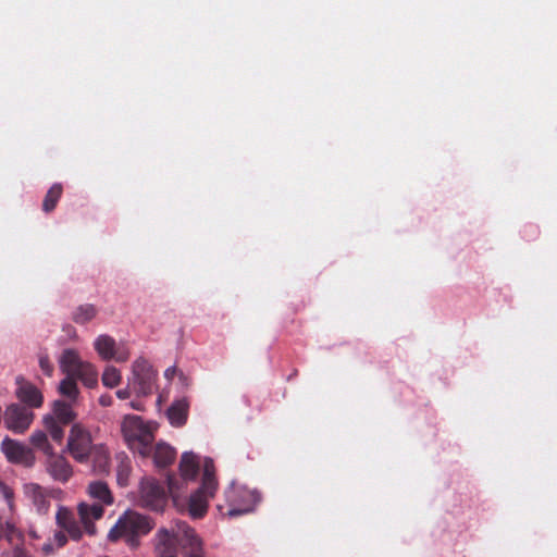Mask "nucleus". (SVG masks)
Wrapping results in <instances>:
<instances>
[{"label":"nucleus","mask_w":557,"mask_h":557,"mask_svg":"<svg viewBox=\"0 0 557 557\" xmlns=\"http://www.w3.org/2000/svg\"><path fill=\"white\" fill-rule=\"evenodd\" d=\"M189 404L186 398L177 399L166 410V416L173 426H182L188 417Z\"/></svg>","instance_id":"f3484780"},{"label":"nucleus","mask_w":557,"mask_h":557,"mask_svg":"<svg viewBox=\"0 0 557 557\" xmlns=\"http://www.w3.org/2000/svg\"><path fill=\"white\" fill-rule=\"evenodd\" d=\"M15 383L17 385L15 396L25 407L33 409L42 406V393L33 383L26 381L22 375L16 376Z\"/></svg>","instance_id":"9d476101"},{"label":"nucleus","mask_w":557,"mask_h":557,"mask_svg":"<svg viewBox=\"0 0 557 557\" xmlns=\"http://www.w3.org/2000/svg\"><path fill=\"white\" fill-rule=\"evenodd\" d=\"M168 487L169 493L173 498L178 496V492L181 490V483L174 475H168Z\"/></svg>","instance_id":"72a5a7b5"},{"label":"nucleus","mask_w":557,"mask_h":557,"mask_svg":"<svg viewBox=\"0 0 557 557\" xmlns=\"http://www.w3.org/2000/svg\"><path fill=\"white\" fill-rule=\"evenodd\" d=\"M156 557H177L176 546L172 542V533L166 528H160L153 539Z\"/></svg>","instance_id":"4468645a"},{"label":"nucleus","mask_w":557,"mask_h":557,"mask_svg":"<svg viewBox=\"0 0 557 557\" xmlns=\"http://www.w3.org/2000/svg\"><path fill=\"white\" fill-rule=\"evenodd\" d=\"M24 492L29 497L36 507L37 511L41 515L48 512L50 507V500L47 496L46 491L36 483H28L24 487Z\"/></svg>","instance_id":"dca6fc26"},{"label":"nucleus","mask_w":557,"mask_h":557,"mask_svg":"<svg viewBox=\"0 0 557 557\" xmlns=\"http://www.w3.org/2000/svg\"><path fill=\"white\" fill-rule=\"evenodd\" d=\"M1 450L10 462L32 466L34 456L26 445L10 437H5L1 443Z\"/></svg>","instance_id":"9b49d317"},{"label":"nucleus","mask_w":557,"mask_h":557,"mask_svg":"<svg viewBox=\"0 0 557 557\" xmlns=\"http://www.w3.org/2000/svg\"><path fill=\"white\" fill-rule=\"evenodd\" d=\"M131 472L132 467L129 460L127 458L121 459L116 469V478L120 485H127Z\"/></svg>","instance_id":"c756f323"},{"label":"nucleus","mask_w":557,"mask_h":557,"mask_svg":"<svg viewBox=\"0 0 557 557\" xmlns=\"http://www.w3.org/2000/svg\"><path fill=\"white\" fill-rule=\"evenodd\" d=\"M88 492L92 498L100 500L104 505H111L113 503V496L109 486L102 481L91 482L88 486Z\"/></svg>","instance_id":"5701e85b"},{"label":"nucleus","mask_w":557,"mask_h":557,"mask_svg":"<svg viewBox=\"0 0 557 557\" xmlns=\"http://www.w3.org/2000/svg\"><path fill=\"white\" fill-rule=\"evenodd\" d=\"M199 466L197 455L191 451L184 453L180 461V471L183 481H194L198 474Z\"/></svg>","instance_id":"a211bd4d"},{"label":"nucleus","mask_w":557,"mask_h":557,"mask_svg":"<svg viewBox=\"0 0 557 557\" xmlns=\"http://www.w3.org/2000/svg\"><path fill=\"white\" fill-rule=\"evenodd\" d=\"M59 393L70 400L75 401L79 395L76 380L73 375H66L59 384Z\"/></svg>","instance_id":"393cba45"},{"label":"nucleus","mask_w":557,"mask_h":557,"mask_svg":"<svg viewBox=\"0 0 557 557\" xmlns=\"http://www.w3.org/2000/svg\"><path fill=\"white\" fill-rule=\"evenodd\" d=\"M248 497H249V499H251L253 505L249 506L248 505V499L246 498V508H245L246 513L249 512V511H252L255 509V506L258 505L261 502V495H260V493L257 490L250 491L248 493Z\"/></svg>","instance_id":"c9c22d12"},{"label":"nucleus","mask_w":557,"mask_h":557,"mask_svg":"<svg viewBox=\"0 0 557 557\" xmlns=\"http://www.w3.org/2000/svg\"><path fill=\"white\" fill-rule=\"evenodd\" d=\"M175 456V449L165 443H158L154 447L153 461L159 468H165L171 465Z\"/></svg>","instance_id":"412c9836"},{"label":"nucleus","mask_w":557,"mask_h":557,"mask_svg":"<svg viewBox=\"0 0 557 557\" xmlns=\"http://www.w3.org/2000/svg\"><path fill=\"white\" fill-rule=\"evenodd\" d=\"M0 496L7 502L10 510H13V508H14V492L9 485H7L1 480H0Z\"/></svg>","instance_id":"473e14b6"},{"label":"nucleus","mask_w":557,"mask_h":557,"mask_svg":"<svg viewBox=\"0 0 557 557\" xmlns=\"http://www.w3.org/2000/svg\"><path fill=\"white\" fill-rule=\"evenodd\" d=\"M95 349L103 360L114 359L117 362L128 360L131 352L124 345L116 347L115 339L107 334L99 335L95 341Z\"/></svg>","instance_id":"1a4fd4ad"},{"label":"nucleus","mask_w":557,"mask_h":557,"mask_svg":"<svg viewBox=\"0 0 557 557\" xmlns=\"http://www.w3.org/2000/svg\"><path fill=\"white\" fill-rule=\"evenodd\" d=\"M99 404L103 407H108V406H111L112 404V397L110 395H102L100 398H99Z\"/></svg>","instance_id":"ea45409f"},{"label":"nucleus","mask_w":557,"mask_h":557,"mask_svg":"<svg viewBox=\"0 0 557 557\" xmlns=\"http://www.w3.org/2000/svg\"><path fill=\"white\" fill-rule=\"evenodd\" d=\"M121 429L129 449L143 457L150 455L156 430L152 423L145 422L138 416H126L123 419Z\"/></svg>","instance_id":"7ed1b4c3"},{"label":"nucleus","mask_w":557,"mask_h":557,"mask_svg":"<svg viewBox=\"0 0 557 557\" xmlns=\"http://www.w3.org/2000/svg\"><path fill=\"white\" fill-rule=\"evenodd\" d=\"M97 314V309L92 305H82L76 308L73 313V321L78 324H84L92 320Z\"/></svg>","instance_id":"bb28decb"},{"label":"nucleus","mask_w":557,"mask_h":557,"mask_svg":"<svg viewBox=\"0 0 557 557\" xmlns=\"http://www.w3.org/2000/svg\"><path fill=\"white\" fill-rule=\"evenodd\" d=\"M54 541L57 542L58 547H62L66 544L67 539L63 532H57L54 534Z\"/></svg>","instance_id":"4c0bfd02"},{"label":"nucleus","mask_w":557,"mask_h":557,"mask_svg":"<svg viewBox=\"0 0 557 557\" xmlns=\"http://www.w3.org/2000/svg\"><path fill=\"white\" fill-rule=\"evenodd\" d=\"M75 349H64L59 359L61 371L66 375H73L84 363Z\"/></svg>","instance_id":"6ab92c4d"},{"label":"nucleus","mask_w":557,"mask_h":557,"mask_svg":"<svg viewBox=\"0 0 557 557\" xmlns=\"http://www.w3.org/2000/svg\"><path fill=\"white\" fill-rule=\"evenodd\" d=\"M131 406H132V408H134L136 410H141L143 409L141 406L139 404L135 403V401H132Z\"/></svg>","instance_id":"c03bdc74"},{"label":"nucleus","mask_w":557,"mask_h":557,"mask_svg":"<svg viewBox=\"0 0 557 557\" xmlns=\"http://www.w3.org/2000/svg\"><path fill=\"white\" fill-rule=\"evenodd\" d=\"M34 418L33 410L21 404H11L3 411L4 426L15 434H24L30 428Z\"/></svg>","instance_id":"0eeeda50"},{"label":"nucleus","mask_w":557,"mask_h":557,"mask_svg":"<svg viewBox=\"0 0 557 557\" xmlns=\"http://www.w3.org/2000/svg\"><path fill=\"white\" fill-rule=\"evenodd\" d=\"M216 486L214 462L206 457L202 462L201 486L189 498L188 511L193 518L203 517L208 508V498L213 496Z\"/></svg>","instance_id":"20e7f679"},{"label":"nucleus","mask_w":557,"mask_h":557,"mask_svg":"<svg viewBox=\"0 0 557 557\" xmlns=\"http://www.w3.org/2000/svg\"><path fill=\"white\" fill-rule=\"evenodd\" d=\"M140 504L153 511H162L166 505V494L154 479H145L140 483Z\"/></svg>","instance_id":"6e6552de"},{"label":"nucleus","mask_w":557,"mask_h":557,"mask_svg":"<svg viewBox=\"0 0 557 557\" xmlns=\"http://www.w3.org/2000/svg\"><path fill=\"white\" fill-rule=\"evenodd\" d=\"M73 376L75 380H81L83 384L89 388H92L98 384V372L96 368L86 361L79 367Z\"/></svg>","instance_id":"4be33fe9"},{"label":"nucleus","mask_w":557,"mask_h":557,"mask_svg":"<svg viewBox=\"0 0 557 557\" xmlns=\"http://www.w3.org/2000/svg\"><path fill=\"white\" fill-rule=\"evenodd\" d=\"M39 367L46 375H48V376L52 375L53 366L51 364L49 357L47 355H40Z\"/></svg>","instance_id":"f704fd0d"},{"label":"nucleus","mask_w":557,"mask_h":557,"mask_svg":"<svg viewBox=\"0 0 557 557\" xmlns=\"http://www.w3.org/2000/svg\"><path fill=\"white\" fill-rule=\"evenodd\" d=\"M46 470L49 475L58 482L65 483L73 474V469L70 462L61 455H47Z\"/></svg>","instance_id":"f8f14e48"},{"label":"nucleus","mask_w":557,"mask_h":557,"mask_svg":"<svg viewBox=\"0 0 557 557\" xmlns=\"http://www.w3.org/2000/svg\"><path fill=\"white\" fill-rule=\"evenodd\" d=\"M13 557H30V555L22 545H16L13 548Z\"/></svg>","instance_id":"e433bc0d"},{"label":"nucleus","mask_w":557,"mask_h":557,"mask_svg":"<svg viewBox=\"0 0 557 557\" xmlns=\"http://www.w3.org/2000/svg\"><path fill=\"white\" fill-rule=\"evenodd\" d=\"M170 532L172 542L180 545L185 557H203L200 537L185 521H175Z\"/></svg>","instance_id":"423d86ee"},{"label":"nucleus","mask_w":557,"mask_h":557,"mask_svg":"<svg viewBox=\"0 0 557 557\" xmlns=\"http://www.w3.org/2000/svg\"><path fill=\"white\" fill-rule=\"evenodd\" d=\"M235 496H236L235 486H234V484H232L225 491V497H226V500L230 503V508L226 510V512H223V515H226L230 518L240 516L244 512V509H242V508H233L232 507V505L235 503Z\"/></svg>","instance_id":"7c9ffc66"},{"label":"nucleus","mask_w":557,"mask_h":557,"mask_svg":"<svg viewBox=\"0 0 557 557\" xmlns=\"http://www.w3.org/2000/svg\"><path fill=\"white\" fill-rule=\"evenodd\" d=\"M29 535H30L32 537H34V539L38 537V536H37V533H36L35 531H33V530H30V531H29Z\"/></svg>","instance_id":"a18cd8bd"},{"label":"nucleus","mask_w":557,"mask_h":557,"mask_svg":"<svg viewBox=\"0 0 557 557\" xmlns=\"http://www.w3.org/2000/svg\"><path fill=\"white\" fill-rule=\"evenodd\" d=\"M158 373L148 360L137 358L132 364V375L128 386H132L137 396H149L153 393Z\"/></svg>","instance_id":"39448f33"},{"label":"nucleus","mask_w":557,"mask_h":557,"mask_svg":"<svg viewBox=\"0 0 557 557\" xmlns=\"http://www.w3.org/2000/svg\"><path fill=\"white\" fill-rule=\"evenodd\" d=\"M42 422L50 437L54 442L61 443L64 437L62 424L54 420V417L52 416H45Z\"/></svg>","instance_id":"a878e982"},{"label":"nucleus","mask_w":557,"mask_h":557,"mask_svg":"<svg viewBox=\"0 0 557 557\" xmlns=\"http://www.w3.org/2000/svg\"><path fill=\"white\" fill-rule=\"evenodd\" d=\"M175 372H176V368L170 367L165 370L164 375L166 379L171 380L173 377V375L175 374Z\"/></svg>","instance_id":"a19ab883"},{"label":"nucleus","mask_w":557,"mask_h":557,"mask_svg":"<svg viewBox=\"0 0 557 557\" xmlns=\"http://www.w3.org/2000/svg\"><path fill=\"white\" fill-rule=\"evenodd\" d=\"M54 420L60 422L62 425H67L73 422L76 418L72 406L63 400H54L52 404V413Z\"/></svg>","instance_id":"aec40b11"},{"label":"nucleus","mask_w":557,"mask_h":557,"mask_svg":"<svg viewBox=\"0 0 557 557\" xmlns=\"http://www.w3.org/2000/svg\"><path fill=\"white\" fill-rule=\"evenodd\" d=\"M67 449L72 457L78 462H84L90 455H94L98 471H107L109 460L108 453L102 446H92L91 435L82 424L75 423L72 425L67 438Z\"/></svg>","instance_id":"f03ea898"},{"label":"nucleus","mask_w":557,"mask_h":557,"mask_svg":"<svg viewBox=\"0 0 557 557\" xmlns=\"http://www.w3.org/2000/svg\"><path fill=\"white\" fill-rule=\"evenodd\" d=\"M30 444L42 450L46 455H51L53 451L52 446L48 442V437L46 432L44 431H35L29 437Z\"/></svg>","instance_id":"cd10ccee"},{"label":"nucleus","mask_w":557,"mask_h":557,"mask_svg":"<svg viewBox=\"0 0 557 557\" xmlns=\"http://www.w3.org/2000/svg\"><path fill=\"white\" fill-rule=\"evenodd\" d=\"M62 185L59 183L53 184L49 188L42 202V210L45 212H51L57 207V203L62 195Z\"/></svg>","instance_id":"b1692460"},{"label":"nucleus","mask_w":557,"mask_h":557,"mask_svg":"<svg viewBox=\"0 0 557 557\" xmlns=\"http://www.w3.org/2000/svg\"><path fill=\"white\" fill-rule=\"evenodd\" d=\"M3 537L7 539V541L9 543H13L14 540H17L20 542H24V535L21 531H18L14 524H12L11 522L9 521H5L4 522V525H3Z\"/></svg>","instance_id":"2f4dec72"},{"label":"nucleus","mask_w":557,"mask_h":557,"mask_svg":"<svg viewBox=\"0 0 557 557\" xmlns=\"http://www.w3.org/2000/svg\"><path fill=\"white\" fill-rule=\"evenodd\" d=\"M156 523L150 517L135 510H126L120 516L108 533L110 542L123 540L131 548H138L140 537L150 533Z\"/></svg>","instance_id":"f257e3e1"},{"label":"nucleus","mask_w":557,"mask_h":557,"mask_svg":"<svg viewBox=\"0 0 557 557\" xmlns=\"http://www.w3.org/2000/svg\"><path fill=\"white\" fill-rule=\"evenodd\" d=\"M4 518L3 516L0 513V540L3 539V525H4Z\"/></svg>","instance_id":"37998d69"},{"label":"nucleus","mask_w":557,"mask_h":557,"mask_svg":"<svg viewBox=\"0 0 557 557\" xmlns=\"http://www.w3.org/2000/svg\"><path fill=\"white\" fill-rule=\"evenodd\" d=\"M129 388H132V386H127L126 388L119 389L116 392V396L120 399H127L131 396V389Z\"/></svg>","instance_id":"58836bf2"},{"label":"nucleus","mask_w":557,"mask_h":557,"mask_svg":"<svg viewBox=\"0 0 557 557\" xmlns=\"http://www.w3.org/2000/svg\"><path fill=\"white\" fill-rule=\"evenodd\" d=\"M77 511H78L81 521L84 524L85 531L89 535H95L97 533V530L94 524V520H98L103 516L102 504L81 503L77 506Z\"/></svg>","instance_id":"ddd939ff"},{"label":"nucleus","mask_w":557,"mask_h":557,"mask_svg":"<svg viewBox=\"0 0 557 557\" xmlns=\"http://www.w3.org/2000/svg\"><path fill=\"white\" fill-rule=\"evenodd\" d=\"M42 552L45 555H50L53 553V546L50 543H47L42 546Z\"/></svg>","instance_id":"79ce46f5"},{"label":"nucleus","mask_w":557,"mask_h":557,"mask_svg":"<svg viewBox=\"0 0 557 557\" xmlns=\"http://www.w3.org/2000/svg\"><path fill=\"white\" fill-rule=\"evenodd\" d=\"M102 383L104 386L109 388H113L117 386L121 382V373L120 370L113 366L106 367L102 373Z\"/></svg>","instance_id":"c85d7f7f"},{"label":"nucleus","mask_w":557,"mask_h":557,"mask_svg":"<svg viewBox=\"0 0 557 557\" xmlns=\"http://www.w3.org/2000/svg\"><path fill=\"white\" fill-rule=\"evenodd\" d=\"M57 524L64 529L72 540H81L83 532L72 511L65 507H60L55 516Z\"/></svg>","instance_id":"2eb2a0df"}]
</instances>
